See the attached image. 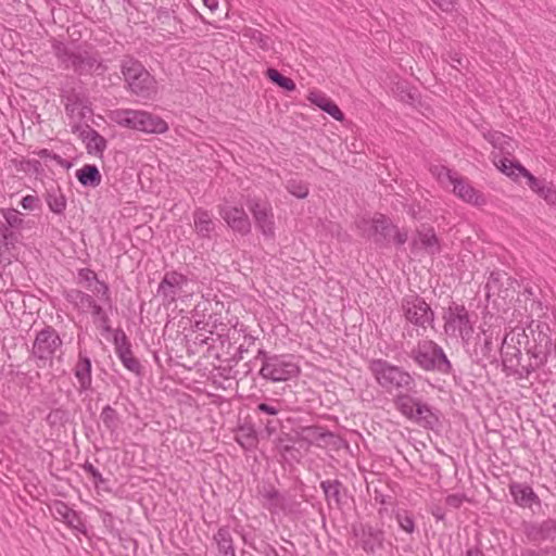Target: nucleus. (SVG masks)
<instances>
[{
    "instance_id": "f257e3e1",
    "label": "nucleus",
    "mask_w": 556,
    "mask_h": 556,
    "mask_svg": "<svg viewBox=\"0 0 556 556\" xmlns=\"http://www.w3.org/2000/svg\"><path fill=\"white\" fill-rule=\"evenodd\" d=\"M356 226L363 237L380 249L393 245L396 250H402L409 238L407 228L399 227L391 217L382 213H375L370 218L363 217L356 222Z\"/></svg>"
},
{
    "instance_id": "f03ea898",
    "label": "nucleus",
    "mask_w": 556,
    "mask_h": 556,
    "mask_svg": "<svg viewBox=\"0 0 556 556\" xmlns=\"http://www.w3.org/2000/svg\"><path fill=\"white\" fill-rule=\"evenodd\" d=\"M368 369L376 382L386 391H396L400 394H417V383L414 376L404 367L393 365L383 358H372L368 362Z\"/></svg>"
},
{
    "instance_id": "7ed1b4c3",
    "label": "nucleus",
    "mask_w": 556,
    "mask_h": 556,
    "mask_svg": "<svg viewBox=\"0 0 556 556\" xmlns=\"http://www.w3.org/2000/svg\"><path fill=\"white\" fill-rule=\"evenodd\" d=\"M395 409L406 419L425 430L438 432L442 427V413L417 394H400L393 396Z\"/></svg>"
},
{
    "instance_id": "20e7f679",
    "label": "nucleus",
    "mask_w": 556,
    "mask_h": 556,
    "mask_svg": "<svg viewBox=\"0 0 556 556\" xmlns=\"http://www.w3.org/2000/svg\"><path fill=\"white\" fill-rule=\"evenodd\" d=\"M121 72L126 89L134 96L152 100L157 94V81L144 65L135 56L127 54L121 62Z\"/></svg>"
},
{
    "instance_id": "39448f33",
    "label": "nucleus",
    "mask_w": 556,
    "mask_h": 556,
    "mask_svg": "<svg viewBox=\"0 0 556 556\" xmlns=\"http://www.w3.org/2000/svg\"><path fill=\"white\" fill-rule=\"evenodd\" d=\"M52 50L55 58L65 65L66 68L72 67L78 75H103L108 71V66L99 58L98 52H89L87 50L73 51L63 41L53 40Z\"/></svg>"
},
{
    "instance_id": "423d86ee",
    "label": "nucleus",
    "mask_w": 556,
    "mask_h": 556,
    "mask_svg": "<svg viewBox=\"0 0 556 556\" xmlns=\"http://www.w3.org/2000/svg\"><path fill=\"white\" fill-rule=\"evenodd\" d=\"M407 356L425 371L454 375V367L444 350L432 340L418 341Z\"/></svg>"
},
{
    "instance_id": "0eeeda50",
    "label": "nucleus",
    "mask_w": 556,
    "mask_h": 556,
    "mask_svg": "<svg viewBox=\"0 0 556 556\" xmlns=\"http://www.w3.org/2000/svg\"><path fill=\"white\" fill-rule=\"evenodd\" d=\"M110 119L121 127L146 134H164L168 124L159 115L134 109H116L111 111Z\"/></svg>"
},
{
    "instance_id": "6e6552de",
    "label": "nucleus",
    "mask_w": 556,
    "mask_h": 556,
    "mask_svg": "<svg viewBox=\"0 0 556 556\" xmlns=\"http://www.w3.org/2000/svg\"><path fill=\"white\" fill-rule=\"evenodd\" d=\"M255 358L262 362L258 374L266 380L288 381L301 374V368L292 354H271L260 349Z\"/></svg>"
},
{
    "instance_id": "1a4fd4ad",
    "label": "nucleus",
    "mask_w": 556,
    "mask_h": 556,
    "mask_svg": "<svg viewBox=\"0 0 556 556\" xmlns=\"http://www.w3.org/2000/svg\"><path fill=\"white\" fill-rule=\"evenodd\" d=\"M444 332L448 337H459L464 344H468L473 333V323L470 320L468 309L464 304L454 301L443 308Z\"/></svg>"
},
{
    "instance_id": "9d476101",
    "label": "nucleus",
    "mask_w": 556,
    "mask_h": 556,
    "mask_svg": "<svg viewBox=\"0 0 556 556\" xmlns=\"http://www.w3.org/2000/svg\"><path fill=\"white\" fill-rule=\"evenodd\" d=\"M508 334H505L502 341L501 346V358H502V366L503 371L507 376H515L518 379H527L529 376L534 372L533 365H531V362L529 361V357L527 356V359L525 363H521V349L520 346H523V341L520 337H518L517 345L509 344L507 342Z\"/></svg>"
},
{
    "instance_id": "9b49d317",
    "label": "nucleus",
    "mask_w": 556,
    "mask_h": 556,
    "mask_svg": "<svg viewBox=\"0 0 556 556\" xmlns=\"http://www.w3.org/2000/svg\"><path fill=\"white\" fill-rule=\"evenodd\" d=\"M401 311L412 325L426 329L432 326L435 314L426 300L416 293L406 294L401 301Z\"/></svg>"
},
{
    "instance_id": "f8f14e48",
    "label": "nucleus",
    "mask_w": 556,
    "mask_h": 556,
    "mask_svg": "<svg viewBox=\"0 0 556 556\" xmlns=\"http://www.w3.org/2000/svg\"><path fill=\"white\" fill-rule=\"evenodd\" d=\"M63 342L58 331L52 326H45L37 332L33 342L30 354L37 359L38 367H45L52 358Z\"/></svg>"
},
{
    "instance_id": "ddd939ff",
    "label": "nucleus",
    "mask_w": 556,
    "mask_h": 556,
    "mask_svg": "<svg viewBox=\"0 0 556 556\" xmlns=\"http://www.w3.org/2000/svg\"><path fill=\"white\" fill-rule=\"evenodd\" d=\"M353 536L357 540V545L368 555L376 554L383 549L386 544V532L382 528L372 526L369 522H356L351 527Z\"/></svg>"
},
{
    "instance_id": "4468645a",
    "label": "nucleus",
    "mask_w": 556,
    "mask_h": 556,
    "mask_svg": "<svg viewBox=\"0 0 556 556\" xmlns=\"http://www.w3.org/2000/svg\"><path fill=\"white\" fill-rule=\"evenodd\" d=\"M247 206L251 212L256 228L268 239L275 237V216L273 206L267 200L260 198H248Z\"/></svg>"
},
{
    "instance_id": "2eb2a0df",
    "label": "nucleus",
    "mask_w": 556,
    "mask_h": 556,
    "mask_svg": "<svg viewBox=\"0 0 556 556\" xmlns=\"http://www.w3.org/2000/svg\"><path fill=\"white\" fill-rule=\"evenodd\" d=\"M409 250L413 254L420 251L429 256H435L442 252V242L434 228L428 224H421L416 228L409 242Z\"/></svg>"
},
{
    "instance_id": "dca6fc26",
    "label": "nucleus",
    "mask_w": 556,
    "mask_h": 556,
    "mask_svg": "<svg viewBox=\"0 0 556 556\" xmlns=\"http://www.w3.org/2000/svg\"><path fill=\"white\" fill-rule=\"evenodd\" d=\"M113 344L123 366L137 377L143 376V366L139 358L134 355L131 342L122 328L114 330Z\"/></svg>"
},
{
    "instance_id": "f3484780",
    "label": "nucleus",
    "mask_w": 556,
    "mask_h": 556,
    "mask_svg": "<svg viewBox=\"0 0 556 556\" xmlns=\"http://www.w3.org/2000/svg\"><path fill=\"white\" fill-rule=\"evenodd\" d=\"M521 531L527 542L540 545L544 542L553 543L556 540V519L547 518L542 521L523 520Z\"/></svg>"
},
{
    "instance_id": "a211bd4d",
    "label": "nucleus",
    "mask_w": 556,
    "mask_h": 556,
    "mask_svg": "<svg viewBox=\"0 0 556 556\" xmlns=\"http://www.w3.org/2000/svg\"><path fill=\"white\" fill-rule=\"evenodd\" d=\"M328 509L343 510L352 496L349 489L339 479H326L319 484Z\"/></svg>"
},
{
    "instance_id": "6ab92c4d",
    "label": "nucleus",
    "mask_w": 556,
    "mask_h": 556,
    "mask_svg": "<svg viewBox=\"0 0 556 556\" xmlns=\"http://www.w3.org/2000/svg\"><path fill=\"white\" fill-rule=\"evenodd\" d=\"M187 282L188 278L184 274L177 270L166 271L157 286L156 295L162 298L164 306H169L176 302L179 291Z\"/></svg>"
},
{
    "instance_id": "aec40b11",
    "label": "nucleus",
    "mask_w": 556,
    "mask_h": 556,
    "mask_svg": "<svg viewBox=\"0 0 556 556\" xmlns=\"http://www.w3.org/2000/svg\"><path fill=\"white\" fill-rule=\"evenodd\" d=\"M48 507L55 520L65 523L72 530L87 535L88 530L80 513L74 510L61 500H54Z\"/></svg>"
},
{
    "instance_id": "412c9836",
    "label": "nucleus",
    "mask_w": 556,
    "mask_h": 556,
    "mask_svg": "<svg viewBox=\"0 0 556 556\" xmlns=\"http://www.w3.org/2000/svg\"><path fill=\"white\" fill-rule=\"evenodd\" d=\"M218 213L232 231L241 236H248L251 233V220L243 207L233 205H219Z\"/></svg>"
},
{
    "instance_id": "4be33fe9",
    "label": "nucleus",
    "mask_w": 556,
    "mask_h": 556,
    "mask_svg": "<svg viewBox=\"0 0 556 556\" xmlns=\"http://www.w3.org/2000/svg\"><path fill=\"white\" fill-rule=\"evenodd\" d=\"M509 493L514 503L521 508L541 507V500L531 485L526 482L513 481L508 484Z\"/></svg>"
},
{
    "instance_id": "5701e85b",
    "label": "nucleus",
    "mask_w": 556,
    "mask_h": 556,
    "mask_svg": "<svg viewBox=\"0 0 556 556\" xmlns=\"http://www.w3.org/2000/svg\"><path fill=\"white\" fill-rule=\"evenodd\" d=\"M72 131H79V137L86 143V149L89 154L99 156L103 155V152L108 147V141L96 129H93L89 125L81 127L80 124H76L72 127Z\"/></svg>"
},
{
    "instance_id": "b1692460",
    "label": "nucleus",
    "mask_w": 556,
    "mask_h": 556,
    "mask_svg": "<svg viewBox=\"0 0 556 556\" xmlns=\"http://www.w3.org/2000/svg\"><path fill=\"white\" fill-rule=\"evenodd\" d=\"M75 378L78 381V392L93 391L92 388V362L86 351H79L77 362L73 368Z\"/></svg>"
},
{
    "instance_id": "393cba45",
    "label": "nucleus",
    "mask_w": 556,
    "mask_h": 556,
    "mask_svg": "<svg viewBox=\"0 0 556 556\" xmlns=\"http://www.w3.org/2000/svg\"><path fill=\"white\" fill-rule=\"evenodd\" d=\"M515 285L519 286L518 280L508 276L506 273H501L498 270L491 271L488 282L485 283L484 289L486 290V298L489 299L491 293L497 294L498 296H503L504 299L508 296L507 291L509 288L515 290Z\"/></svg>"
},
{
    "instance_id": "a878e982",
    "label": "nucleus",
    "mask_w": 556,
    "mask_h": 556,
    "mask_svg": "<svg viewBox=\"0 0 556 556\" xmlns=\"http://www.w3.org/2000/svg\"><path fill=\"white\" fill-rule=\"evenodd\" d=\"M296 433L300 442H304L308 446L314 444L320 446L321 443L328 445L336 438L332 431L318 425L301 427L300 430H296Z\"/></svg>"
},
{
    "instance_id": "bb28decb",
    "label": "nucleus",
    "mask_w": 556,
    "mask_h": 556,
    "mask_svg": "<svg viewBox=\"0 0 556 556\" xmlns=\"http://www.w3.org/2000/svg\"><path fill=\"white\" fill-rule=\"evenodd\" d=\"M452 185L454 194L463 201L477 206L485 204L486 200L483 193L475 189L466 178L457 175L452 180Z\"/></svg>"
},
{
    "instance_id": "cd10ccee",
    "label": "nucleus",
    "mask_w": 556,
    "mask_h": 556,
    "mask_svg": "<svg viewBox=\"0 0 556 556\" xmlns=\"http://www.w3.org/2000/svg\"><path fill=\"white\" fill-rule=\"evenodd\" d=\"M192 217L197 236L200 239L212 240L216 231V224L212 214L203 207H195Z\"/></svg>"
},
{
    "instance_id": "c85d7f7f",
    "label": "nucleus",
    "mask_w": 556,
    "mask_h": 556,
    "mask_svg": "<svg viewBox=\"0 0 556 556\" xmlns=\"http://www.w3.org/2000/svg\"><path fill=\"white\" fill-rule=\"evenodd\" d=\"M296 443H300L296 431L294 434L281 431L273 441L275 450L285 459L298 458L300 450L295 447Z\"/></svg>"
},
{
    "instance_id": "c756f323",
    "label": "nucleus",
    "mask_w": 556,
    "mask_h": 556,
    "mask_svg": "<svg viewBox=\"0 0 556 556\" xmlns=\"http://www.w3.org/2000/svg\"><path fill=\"white\" fill-rule=\"evenodd\" d=\"M61 99L62 101H65V112L71 118L79 106H83V110H88L89 115L93 114L91 102L85 92L76 91V89L73 88L70 91L62 93Z\"/></svg>"
},
{
    "instance_id": "7c9ffc66",
    "label": "nucleus",
    "mask_w": 556,
    "mask_h": 556,
    "mask_svg": "<svg viewBox=\"0 0 556 556\" xmlns=\"http://www.w3.org/2000/svg\"><path fill=\"white\" fill-rule=\"evenodd\" d=\"M212 540L217 548L216 556H237L230 526L219 527Z\"/></svg>"
},
{
    "instance_id": "2f4dec72",
    "label": "nucleus",
    "mask_w": 556,
    "mask_h": 556,
    "mask_svg": "<svg viewBox=\"0 0 556 556\" xmlns=\"http://www.w3.org/2000/svg\"><path fill=\"white\" fill-rule=\"evenodd\" d=\"M307 100L318 106L321 111L329 114L333 119L343 122L345 118L344 113L340 110L334 101L328 98L320 91H311L307 96Z\"/></svg>"
},
{
    "instance_id": "473e14b6",
    "label": "nucleus",
    "mask_w": 556,
    "mask_h": 556,
    "mask_svg": "<svg viewBox=\"0 0 556 556\" xmlns=\"http://www.w3.org/2000/svg\"><path fill=\"white\" fill-rule=\"evenodd\" d=\"M493 352V340L491 336H484L483 341H480V336L478 334V340L475 343L473 350L470 353V358L472 363L477 365H482L484 359H490V362L497 363V358Z\"/></svg>"
},
{
    "instance_id": "72a5a7b5",
    "label": "nucleus",
    "mask_w": 556,
    "mask_h": 556,
    "mask_svg": "<svg viewBox=\"0 0 556 556\" xmlns=\"http://www.w3.org/2000/svg\"><path fill=\"white\" fill-rule=\"evenodd\" d=\"M43 199L53 214L58 216H64L66 207H67V199L63 193L61 187H51L46 189L43 193Z\"/></svg>"
},
{
    "instance_id": "f704fd0d",
    "label": "nucleus",
    "mask_w": 556,
    "mask_h": 556,
    "mask_svg": "<svg viewBox=\"0 0 556 556\" xmlns=\"http://www.w3.org/2000/svg\"><path fill=\"white\" fill-rule=\"evenodd\" d=\"M258 432L255 425L245 421L238 427L237 443L245 451H253L258 444Z\"/></svg>"
},
{
    "instance_id": "c9c22d12",
    "label": "nucleus",
    "mask_w": 556,
    "mask_h": 556,
    "mask_svg": "<svg viewBox=\"0 0 556 556\" xmlns=\"http://www.w3.org/2000/svg\"><path fill=\"white\" fill-rule=\"evenodd\" d=\"M64 299L83 313L88 312L97 302L92 295L79 289H70L64 291Z\"/></svg>"
},
{
    "instance_id": "e433bc0d",
    "label": "nucleus",
    "mask_w": 556,
    "mask_h": 556,
    "mask_svg": "<svg viewBox=\"0 0 556 556\" xmlns=\"http://www.w3.org/2000/svg\"><path fill=\"white\" fill-rule=\"evenodd\" d=\"M100 419L106 431H109L110 435L113 438V442L117 441L118 428L122 425L118 412L108 404L102 408Z\"/></svg>"
},
{
    "instance_id": "4c0bfd02",
    "label": "nucleus",
    "mask_w": 556,
    "mask_h": 556,
    "mask_svg": "<svg viewBox=\"0 0 556 556\" xmlns=\"http://www.w3.org/2000/svg\"><path fill=\"white\" fill-rule=\"evenodd\" d=\"M392 90L400 101L405 104L414 105L419 102L420 93L418 89L412 86L407 80L400 79L395 81Z\"/></svg>"
},
{
    "instance_id": "58836bf2",
    "label": "nucleus",
    "mask_w": 556,
    "mask_h": 556,
    "mask_svg": "<svg viewBox=\"0 0 556 556\" xmlns=\"http://www.w3.org/2000/svg\"><path fill=\"white\" fill-rule=\"evenodd\" d=\"M483 138L490 142L493 148L498 149L504 155H510L514 151L513 138L497 130H488L483 132Z\"/></svg>"
},
{
    "instance_id": "ea45409f",
    "label": "nucleus",
    "mask_w": 556,
    "mask_h": 556,
    "mask_svg": "<svg viewBox=\"0 0 556 556\" xmlns=\"http://www.w3.org/2000/svg\"><path fill=\"white\" fill-rule=\"evenodd\" d=\"M76 178L83 187L97 188L101 184V173L97 165L86 164L76 170Z\"/></svg>"
},
{
    "instance_id": "a19ab883",
    "label": "nucleus",
    "mask_w": 556,
    "mask_h": 556,
    "mask_svg": "<svg viewBox=\"0 0 556 556\" xmlns=\"http://www.w3.org/2000/svg\"><path fill=\"white\" fill-rule=\"evenodd\" d=\"M493 162L501 173H503L507 177H510L514 180H517V178L521 176V169L526 168L519 161L510 160L507 156H505V154L500 156L498 159L495 155Z\"/></svg>"
},
{
    "instance_id": "79ce46f5",
    "label": "nucleus",
    "mask_w": 556,
    "mask_h": 556,
    "mask_svg": "<svg viewBox=\"0 0 556 556\" xmlns=\"http://www.w3.org/2000/svg\"><path fill=\"white\" fill-rule=\"evenodd\" d=\"M0 214L4 218V222H0V227L5 228V230L9 228L22 231L26 228V222L18 210L14 207L0 208Z\"/></svg>"
},
{
    "instance_id": "37998d69",
    "label": "nucleus",
    "mask_w": 556,
    "mask_h": 556,
    "mask_svg": "<svg viewBox=\"0 0 556 556\" xmlns=\"http://www.w3.org/2000/svg\"><path fill=\"white\" fill-rule=\"evenodd\" d=\"M258 494L267 501L264 506L271 513L280 508L282 502H286V496L270 483L264 484L258 489Z\"/></svg>"
},
{
    "instance_id": "c03bdc74",
    "label": "nucleus",
    "mask_w": 556,
    "mask_h": 556,
    "mask_svg": "<svg viewBox=\"0 0 556 556\" xmlns=\"http://www.w3.org/2000/svg\"><path fill=\"white\" fill-rule=\"evenodd\" d=\"M91 315L93 318V324L100 329L103 336L112 333L114 336V330L110 325V317L105 309L99 305L97 302L94 306H91Z\"/></svg>"
},
{
    "instance_id": "a18cd8bd",
    "label": "nucleus",
    "mask_w": 556,
    "mask_h": 556,
    "mask_svg": "<svg viewBox=\"0 0 556 556\" xmlns=\"http://www.w3.org/2000/svg\"><path fill=\"white\" fill-rule=\"evenodd\" d=\"M11 163L18 172L31 174L36 177H41L45 175L43 166L38 160L12 159Z\"/></svg>"
},
{
    "instance_id": "49530a36",
    "label": "nucleus",
    "mask_w": 556,
    "mask_h": 556,
    "mask_svg": "<svg viewBox=\"0 0 556 556\" xmlns=\"http://www.w3.org/2000/svg\"><path fill=\"white\" fill-rule=\"evenodd\" d=\"M265 76L271 84L280 87L287 92H292L296 89L295 83L290 77L281 74L277 68L268 67L265 72Z\"/></svg>"
},
{
    "instance_id": "de8ad7c7",
    "label": "nucleus",
    "mask_w": 556,
    "mask_h": 556,
    "mask_svg": "<svg viewBox=\"0 0 556 556\" xmlns=\"http://www.w3.org/2000/svg\"><path fill=\"white\" fill-rule=\"evenodd\" d=\"M281 412V404L279 401H273L270 403L262 402L253 408V414L260 421L262 418L276 417Z\"/></svg>"
},
{
    "instance_id": "09e8293b",
    "label": "nucleus",
    "mask_w": 556,
    "mask_h": 556,
    "mask_svg": "<svg viewBox=\"0 0 556 556\" xmlns=\"http://www.w3.org/2000/svg\"><path fill=\"white\" fill-rule=\"evenodd\" d=\"M71 419L70 412L64 407H56L50 410L46 422L51 427H64Z\"/></svg>"
},
{
    "instance_id": "8fccbe9b",
    "label": "nucleus",
    "mask_w": 556,
    "mask_h": 556,
    "mask_svg": "<svg viewBox=\"0 0 556 556\" xmlns=\"http://www.w3.org/2000/svg\"><path fill=\"white\" fill-rule=\"evenodd\" d=\"M289 193L298 199H305L308 195V184L302 179L291 178L286 184Z\"/></svg>"
},
{
    "instance_id": "3c124183",
    "label": "nucleus",
    "mask_w": 556,
    "mask_h": 556,
    "mask_svg": "<svg viewBox=\"0 0 556 556\" xmlns=\"http://www.w3.org/2000/svg\"><path fill=\"white\" fill-rule=\"evenodd\" d=\"M0 243L7 249H14L22 240L23 235L21 230L9 229L0 227Z\"/></svg>"
},
{
    "instance_id": "603ef678",
    "label": "nucleus",
    "mask_w": 556,
    "mask_h": 556,
    "mask_svg": "<svg viewBox=\"0 0 556 556\" xmlns=\"http://www.w3.org/2000/svg\"><path fill=\"white\" fill-rule=\"evenodd\" d=\"M81 468L92 479V482L96 488H103V490L109 491L108 488H104V484L108 482V479L103 478L102 473L96 468L89 460H86Z\"/></svg>"
},
{
    "instance_id": "864d4df0",
    "label": "nucleus",
    "mask_w": 556,
    "mask_h": 556,
    "mask_svg": "<svg viewBox=\"0 0 556 556\" xmlns=\"http://www.w3.org/2000/svg\"><path fill=\"white\" fill-rule=\"evenodd\" d=\"M258 424L264 426V430L260 433L263 439H269L273 434L277 433L278 429L281 427V420L277 416L273 418H262Z\"/></svg>"
},
{
    "instance_id": "5fc2aeb1",
    "label": "nucleus",
    "mask_w": 556,
    "mask_h": 556,
    "mask_svg": "<svg viewBox=\"0 0 556 556\" xmlns=\"http://www.w3.org/2000/svg\"><path fill=\"white\" fill-rule=\"evenodd\" d=\"M396 521L402 530L412 534L415 531V520L412 514L407 510H397L395 515Z\"/></svg>"
},
{
    "instance_id": "6e6d98bb",
    "label": "nucleus",
    "mask_w": 556,
    "mask_h": 556,
    "mask_svg": "<svg viewBox=\"0 0 556 556\" xmlns=\"http://www.w3.org/2000/svg\"><path fill=\"white\" fill-rule=\"evenodd\" d=\"M538 195L556 210V188L552 181H546Z\"/></svg>"
},
{
    "instance_id": "4d7b16f0",
    "label": "nucleus",
    "mask_w": 556,
    "mask_h": 556,
    "mask_svg": "<svg viewBox=\"0 0 556 556\" xmlns=\"http://www.w3.org/2000/svg\"><path fill=\"white\" fill-rule=\"evenodd\" d=\"M77 283L84 285L86 283V287L89 289L91 287L92 282H96L99 280L98 275L94 270L90 268H80L77 270Z\"/></svg>"
},
{
    "instance_id": "13d9d810",
    "label": "nucleus",
    "mask_w": 556,
    "mask_h": 556,
    "mask_svg": "<svg viewBox=\"0 0 556 556\" xmlns=\"http://www.w3.org/2000/svg\"><path fill=\"white\" fill-rule=\"evenodd\" d=\"M521 176L527 179V186L534 192L539 193L542 186L547 181L545 178H538L532 175L527 168L521 169Z\"/></svg>"
},
{
    "instance_id": "bf43d9fd",
    "label": "nucleus",
    "mask_w": 556,
    "mask_h": 556,
    "mask_svg": "<svg viewBox=\"0 0 556 556\" xmlns=\"http://www.w3.org/2000/svg\"><path fill=\"white\" fill-rule=\"evenodd\" d=\"M93 291L100 295L101 301L106 304L110 309L113 308L110 287L105 281L99 279Z\"/></svg>"
},
{
    "instance_id": "052dcab7",
    "label": "nucleus",
    "mask_w": 556,
    "mask_h": 556,
    "mask_svg": "<svg viewBox=\"0 0 556 556\" xmlns=\"http://www.w3.org/2000/svg\"><path fill=\"white\" fill-rule=\"evenodd\" d=\"M256 338L244 333L243 342L237 348L236 353L232 355L231 361L238 363L243 358V354L249 351V348L255 343Z\"/></svg>"
},
{
    "instance_id": "680f3d73",
    "label": "nucleus",
    "mask_w": 556,
    "mask_h": 556,
    "mask_svg": "<svg viewBox=\"0 0 556 556\" xmlns=\"http://www.w3.org/2000/svg\"><path fill=\"white\" fill-rule=\"evenodd\" d=\"M20 205L23 210L34 212L40 211L42 207L41 200L38 195L27 194L20 201Z\"/></svg>"
},
{
    "instance_id": "e2e57ef3",
    "label": "nucleus",
    "mask_w": 556,
    "mask_h": 556,
    "mask_svg": "<svg viewBox=\"0 0 556 556\" xmlns=\"http://www.w3.org/2000/svg\"><path fill=\"white\" fill-rule=\"evenodd\" d=\"M256 552L261 553L264 556H296L290 553L286 547L281 546L282 555L278 553V551L269 543L263 542L261 547L252 546Z\"/></svg>"
},
{
    "instance_id": "0e129e2a",
    "label": "nucleus",
    "mask_w": 556,
    "mask_h": 556,
    "mask_svg": "<svg viewBox=\"0 0 556 556\" xmlns=\"http://www.w3.org/2000/svg\"><path fill=\"white\" fill-rule=\"evenodd\" d=\"M432 175H434L438 180L442 181L443 178H446L451 184L454 178L457 177V173L453 172L448 167L444 165H434L430 168Z\"/></svg>"
},
{
    "instance_id": "69168bd1",
    "label": "nucleus",
    "mask_w": 556,
    "mask_h": 556,
    "mask_svg": "<svg viewBox=\"0 0 556 556\" xmlns=\"http://www.w3.org/2000/svg\"><path fill=\"white\" fill-rule=\"evenodd\" d=\"M247 36H249L251 40L255 41L260 46L261 49H263V50L269 49L270 38L267 35L263 34L261 30L249 29V34H247Z\"/></svg>"
},
{
    "instance_id": "338daca9",
    "label": "nucleus",
    "mask_w": 556,
    "mask_h": 556,
    "mask_svg": "<svg viewBox=\"0 0 556 556\" xmlns=\"http://www.w3.org/2000/svg\"><path fill=\"white\" fill-rule=\"evenodd\" d=\"M100 516L104 527L114 535L121 538V532L115 528V517L111 511L102 510Z\"/></svg>"
},
{
    "instance_id": "774afa93",
    "label": "nucleus",
    "mask_w": 556,
    "mask_h": 556,
    "mask_svg": "<svg viewBox=\"0 0 556 556\" xmlns=\"http://www.w3.org/2000/svg\"><path fill=\"white\" fill-rule=\"evenodd\" d=\"M280 510L285 514H301L302 513V504L295 498H287L286 502H282L280 505Z\"/></svg>"
}]
</instances>
